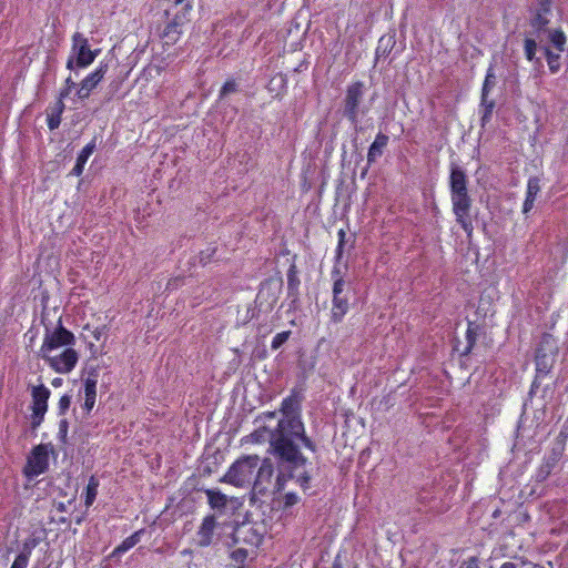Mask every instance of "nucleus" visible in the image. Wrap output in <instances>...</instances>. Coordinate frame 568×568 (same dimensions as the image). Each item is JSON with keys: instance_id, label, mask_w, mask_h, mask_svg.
Here are the masks:
<instances>
[{"instance_id": "a19ab883", "label": "nucleus", "mask_w": 568, "mask_h": 568, "mask_svg": "<svg viewBox=\"0 0 568 568\" xmlns=\"http://www.w3.org/2000/svg\"><path fill=\"white\" fill-rule=\"evenodd\" d=\"M44 415H45V413L32 412V414H31V423H30V426H31L32 430H36L41 425V423L44 419Z\"/></svg>"}, {"instance_id": "4be33fe9", "label": "nucleus", "mask_w": 568, "mask_h": 568, "mask_svg": "<svg viewBox=\"0 0 568 568\" xmlns=\"http://www.w3.org/2000/svg\"><path fill=\"white\" fill-rule=\"evenodd\" d=\"M395 43L396 41L393 36L381 37L375 50V59L386 58L395 47Z\"/></svg>"}, {"instance_id": "de8ad7c7", "label": "nucleus", "mask_w": 568, "mask_h": 568, "mask_svg": "<svg viewBox=\"0 0 568 568\" xmlns=\"http://www.w3.org/2000/svg\"><path fill=\"white\" fill-rule=\"evenodd\" d=\"M94 404H95L94 397L85 396L83 408L87 410L88 414L92 410V408L94 407Z\"/></svg>"}, {"instance_id": "c9c22d12", "label": "nucleus", "mask_w": 568, "mask_h": 568, "mask_svg": "<svg viewBox=\"0 0 568 568\" xmlns=\"http://www.w3.org/2000/svg\"><path fill=\"white\" fill-rule=\"evenodd\" d=\"M237 91V83L234 80L226 81L220 91V99Z\"/></svg>"}, {"instance_id": "a878e982", "label": "nucleus", "mask_w": 568, "mask_h": 568, "mask_svg": "<svg viewBox=\"0 0 568 568\" xmlns=\"http://www.w3.org/2000/svg\"><path fill=\"white\" fill-rule=\"evenodd\" d=\"M99 480L91 476L85 488V505H92L98 494Z\"/></svg>"}, {"instance_id": "2eb2a0df", "label": "nucleus", "mask_w": 568, "mask_h": 568, "mask_svg": "<svg viewBox=\"0 0 568 568\" xmlns=\"http://www.w3.org/2000/svg\"><path fill=\"white\" fill-rule=\"evenodd\" d=\"M540 180L538 176H530L527 181L525 201L523 203V214L527 215L535 205V201L540 193Z\"/></svg>"}, {"instance_id": "e2e57ef3", "label": "nucleus", "mask_w": 568, "mask_h": 568, "mask_svg": "<svg viewBox=\"0 0 568 568\" xmlns=\"http://www.w3.org/2000/svg\"><path fill=\"white\" fill-rule=\"evenodd\" d=\"M204 473H205V474H210V473H211V469H210V468L204 469Z\"/></svg>"}, {"instance_id": "a211bd4d", "label": "nucleus", "mask_w": 568, "mask_h": 568, "mask_svg": "<svg viewBox=\"0 0 568 568\" xmlns=\"http://www.w3.org/2000/svg\"><path fill=\"white\" fill-rule=\"evenodd\" d=\"M273 475V464L270 459H264L261 466L257 468L256 477L254 480V489L262 493L265 487L264 483H268Z\"/></svg>"}, {"instance_id": "6e6552de", "label": "nucleus", "mask_w": 568, "mask_h": 568, "mask_svg": "<svg viewBox=\"0 0 568 568\" xmlns=\"http://www.w3.org/2000/svg\"><path fill=\"white\" fill-rule=\"evenodd\" d=\"M49 467V450L48 446L40 444L36 446L27 458V464L23 468V474L33 479L43 474Z\"/></svg>"}, {"instance_id": "49530a36", "label": "nucleus", "mask_w": 568, "mask_h": 568, "mask_svg": "<svg viewBox=\"0 0 568 568\" xmlns=\"http://www.w3.org/2000/svg\"><path fill=\"white\" fill-rule=\"evenodd\" d=\"M38 542L39 541L37 539H28L24 542L23 549L21 550V552H26V554H28V557H30L32 549L38 545Z\"/></svg>"}, {"instance_id": "680f3d73", "label": "nucleus", "mask_w": 568, "mask_h": 568, "mask_svg": "<svg viewBox=\"0 0 568 568\" xmlns=\"http://www.w3.org/2000/svg\"><path fill=\"white\" fill-rule=\"evenodd\" d=\"M183 1L184 0H175V4L178 6V4L182 3Z\"/></svg>"}, {"instance_id": "2f4dec72", "label": "nucleus", "mask_w": 568, "mask_h": 568, "mask_svg": "<svg viewBox=\"0 0 568 568\" xmlns=\"http://www.w3.org/2000/svg\"><path fill=\"white\" fill-rule=\"evenodd\" d=\"M247 557L248 551L244 548H237L231 552L232 560L239 565L236 568H243V565Z\"/></svg>"}, {"instance_id": "0eeeda50", "label": "nucleus", "mask_w": 568, "mask_h": 568, "mask_svg": "<svg viewBox=\"0 0 568 568\" xmlns=\"http://www.w3.org/2000/svg\"><path fill=\"white\" fill-rule=\"evenodd\" d=\"M283 287V280L281 277H270L261 283L258 293L256 295V303L265 311H272L278 301Z\"/></svg>"}, {"instance_id": "37998d69", "label": "nucleus", "mask_w": 568, "mask_h": 568, "mask_svg": "<svg viewBox=\"0 0 568 568\" xmlns=\"http://www.w3.org/2000/svg\"><path fill=\"white\" fill-rule=\"evenodd\" d=\"M458 568H480L479 558L476 556L463 560Z\"/></svg>"}, {"instance_id": "423d86ee", "label": "nucleus", "mask_w": 568, "mask_h": 568, "mask_svg": "<svg viewBox=\"0 0 568 568\" xmlns=\"http://www.w3.org/2000/svg\"><path fill=\"white\" fill-rule=\"evenodd\" d=\"M365 94V84L355 81L347 85L344 98V115L353 124H357L359 118V105Z\"/></svg>"}, {"instance_id": "473e14b6", "label": "nucleus", "mask_w": 568, "mask_h": 568, "mask_svg": "<svg viewBox=\"0 0 568 568\" xmlns=\"http://www.w3.org/2000/svg\"><path fill=\"white\" fill-rule=\"evenodd\" d=\"M524 50L526 59L532 61L537 51V42L530 38L525 39Z\"/></svg>"}, {"instance_id": "13d9d810", "label": "nucleus", "mask_w": 568, "mask_h": 568, "mask_svg": "<svg viewBox=\"0 0 568 568\" xmlns=\"http://www.w3.org/2000/svg\"><path fill=\"white\" fill-rule=\"evenodd\" d=\"M275 412H270V413H266L265 416L268 417V418H273L275 417Z\"/></svg>"}, {"instance_id": "4c0bfd02", "label": "nucleus", "mask_w": 568, "mask_h": 568, "mask_svg": "<svg viewBox=\"0 0 568 568\" xmlns=\"http://www.w3.org/2000/svg\"><path fill=\"white\" fill-rule=\"evenodd\" d=\"M214 528H215V517L207 516L204 518L199 532H212Z\"/></svg>"}, {"instance_id": "3c124183", "label": "nucleus", "mask_w": 568, "mask_h": 568, "mask_svg": "<svg viewBox=\"0 0 568 568\" xmlns=\"http://www.w3.org/2000/svg\"><path fill=\"white\" fill-rule=\"evenodd\" d=\"M83 169H84V164L77 161L74 168L71 171V174H73L75 176H80L83 172Z\"/></svg>"}, {"instance_id": "f3484780", "label": "nucleus", "mask_w": 568, "mask_h": 568, "mask_svg": "<svg viewBox=\"0 0 568 568\" xmlns=\"http://www.w3.org/2000/svg\"><path fill=\"white\" fill-rule=\"evenodd\" d=\"M389 141L388 135L379 132L376 134L375 140L368 148L367 152V168H369L373 163L376 162L378 158H381L384 153L385 148L387 146Z\"/></svg>"}, {"instance_id": "bb28decb", "label": "nucleus", "mask_w": 568, "mask_h": 568, "mask_svg": "<svg viewBox=\"0 0 568 568\" xmlns=\"http://www.w3.org/2000/svg\"><path fill=\"white\" fill-rule=\"evenodd\" d=\"M545 55H546V59H547V64H548V68H549V71L551 73H557L559 70H560V54L559 53H554L550 49L546 48L545 49Z\"/></svg>"}, {"instance_id": "79ce46f5", "label": "nucleus", "mask_w": 568, "mask_h": 568, "mask_svg": "<svg viewBox=\"0 0 568 568\" xmlns=\"http://www.w3.org/2000/svg\"><path fill=\"white\" fill-rule=\"evenodd\" d=\"M71 405V396L65 394L59 400V415H64Z\"/></svg>"}, {"instance_id": "412c9836", "label": "nucleus", "mask_w": 568, "mask_h": 568, "mask_svg": "<svg viewBox=\"0 0 568 568\" xmlns=\"http://www.w3.org/2000/svg\"><path fill=\"white\" fill-rule=\"evenodd\" d=\"M109 69L108 63H101L95 71L87 75L81 82L84 83V87H88L90 89H95L97 85L101 82V80L104 78L106 71Z\"/></svg>"}, {"instance_id": "bf43d9fd", "label": "nucleus", "mask_w": 568, "mask_h": 568, "mask_svg": "<svg viewBox=\"0 0 568 568\" xmlns=\"http://www.w3.org/2000/svg\"><path fill=\"white\" fill-rule=\"evenodd\" d=\"M252 436L254 437V439H255L256 442H258V440H260L258 432L253 433V434H252Z\"/></svg>"}, {"instance_id": "c756f323", "label": "nucleus", "mask_w": 568, "mask_h": 568, "mask_svg": "<svg viewBox=\"0 0 568 568\" xmlns=\"http://www.w3.org/2000/svg\"><path fill=\"white\" fill-rule=\"evenodd\" d=\"M95 141H97V138H94L90 143H88L82 149V151L79 153V155L77 158V161H79L80 163L85 165L88 159L90 158V155L94 152V150L97 148Z\"/></svg>"}, {"instance_id": "58836bf2", "label": "nucleus", "mask_w": 568, "mask_h": 568, "mask_svg": "<svg viewBox=\"0 0 568 568\" xmlns=\"http://www.w3.org/2000/svg\"><path fill=\"white\" fill-rule=\"evenodd\" d=\"M28 562H29V557H28V554L26 552H20L13 564L11 565V568H27L28 566Z\"/></svg>"}, {"instance_id": "ddd939ff", "label": "nucleus", "mask_w": 568, "mask_h": 568, "mask_svg": "<svg viewBox=\"0 0 568 568\" xmlns=\"http://www.w3.org/2000/svg\"><path fill=\"white\" fill-rule=\"evenodd\" d=\"M481 332V327L476 322H468L467 329L465 334L466 344L463 348L455 346V351L459 353L460 357L468 356L474 349L477 338Z\"/></svg>"}, {"instance_id": "4468645a", "label": "nucleus", "mask_w": 568, "mask_h": 568, "mask_svg": "<svg viewBox=\"0 0 568 568\" xmlns=\"http://www.w3.org/2000/svg\"><path fill=\"white\" fill-rule=\"evenodd\" d=\"M50 389L45 387L43 384L33 386L31 389L32 397V412H41L47 413L48 410V399L50 397Z\"/></svg>"}, {"instance_id": "c03bdc74", "label": "nucleus", "mask_w": 568, "mask_h": 568, "mask_svg": "<svg viewBox=\"0 0 568 568\" xmlns=\"http://www.w3.org/2000/svg\"><path fill=\"white\" fill-rule=\"evenodd\" d=\"M345 237H346V232L343 229H341L338 231V243H337V247H336L337 258H339L342 256L344 245H345Z\"/></svg>"}, {"instance_id": "f8f14e48", "label": "nucleus", "mask_w": 568, "mask_h": 568, "mask_svg": "<svg viewBox=\"0 0 568 568\" xmlns=\"http://www.w3.org/2000/svg\"><path fill=\"white\" fill-rule=\"evenodd\" d=\"M552 1L540 0L536 9V13L532 17L530 24L537 31L544 30L549 23V17L551 14Z\"/></svg>"}, {"instance_id": "f257e3e1", "label": "nucleus", "mask_w": 568, "mask_h": 568, "mask_svg": "<svg viewBox=\"0 0 568 568\" xmlns=\"http://www.w3.org/2000/svg\"><path fill=\"white\" fill-rule=\"evenodd\" d=\"M300 398L291 395L282 402L283 417L278 420L274 430H270V447L277 459L278 475L276 484L283 488L286 480L296 478L303 488L310 481V475L305 468L307 458L301 452V445L316 452V445L304 432L303 423L298 417Z\"/></svg>"}, {"instance_id": "f03ea898", "label": "nucleus", "mask_w": 568, "mask_h": 568, "mask_svg": "<svg viewBox=\"0 0 568 568\" xmlns=\"http://www.w3.org/2000/svg\"><path fill=\"white\" fill-rule=\"evenodd\" d=\"M448 185L452 211L456 223L466 233L467 239L471 240L474 234L473 217L470 215L473 200L468 192V179L464 169L456 164L450 165Z\"/></svg>"}, {"instance_id": "e433bc0d", "label": "nucleus", "mask_w": 568, "mask_h": 568, "mask_svg": "<svg viewBox=\"0 0 568 568\" xmlns=\"http://www.w3.org/2000/svg\"><path fill=\"white\" fill-rule=\"evenodd\" d=\"M75 87H77V83L72 80V78L71 77L67 78L65 87L60 91L58 99H61V101H63V99H65L70 95L72 89Z\"/></svg>"}, {"instance_id": "f704fd0d", "label": "nucleus", "mask_w": 568, "mask_h": 568, "mask_svg": "<svg viewBox=\"0 0 568 568\" xmlns=\"http://www.w3.org/2000/svg\"><path fill=\"white\" fill-rule=\"evenodd\" d=\"M215 253L216 247H209L206 250L201 251L199 255L200 264H202L203 266L209 264L213 260Z\"/></svg>"}, {"instance_id": "9d476101", "label": "nucleus", "mask_w": 568, "mask_h": 568, "mask_svg": "<svg viewBox=\"0 0 568 568\" xmlns=\"http://www.w3.org/2000/svg\"><path fill=\"white\" fill-rule=\"evenodd\" d=\"M41 357L50 365V367L60 374L70 373L78 363L79 354L72 347H67L60 355L51 356L41 355Z\"/></svg>"}, {"instance_id": "39448f33", "label": "nucleus", "mask_w": 568, "mask_h": 568, "mask_svg": "<svg viewBox=\"0 0 568 568\" xmlns=\"http://www.w3.org/2000/svg\"><path fill=\"white\" fill-rule=\"evenodd\" d=\"M344 268L345 271L342 272L341 268L335 265L331 273L333 281L332 318L334 322H341L348 311V301L345 294L348 285L344 280L346 266Z\"/></svg>"}, {"instance_id": "864d4df0", "label": "nucleus", "mask_w": 568, "mask_h": 568, "mask_svg": "<svg viewBox=\"0 0 568 568\" xmlns=\"http://www.w3.org/2000/svg\"><path fill=\"white\" fill-rule=\"evenodd\" d=\"M500 568H517V566L511 561H506L500 566Z\"/></svg>"}, {"instance_id": "8fccbe9b", "label": "nucleus", "mask_w": 568, "mask_h": 568, "mask_svg": "<svg viewBox=\"0 0 568 568\" xmlns=\"http://www.w3.org/2000/svg\"><path fill=\"white\" fill-rule=\"evenodd\" d=\"M297 503V496L293 493L286 494L285 496V505L293 506Z\"/></svg>"}, {"instance_id": "72a5a7b5", "label": "nucleus", "mask_w": 568, "mask_h": 568, "mask_svg": "<svg viewBox=\"0 0 568 568\" xmlns=\"http://www.w3.org/2000/svg\"><path fill=\"white\" fill-rule=\"evenodd\" d=\"M291 335L290 331L277 333L272 341V349H278L283 344L286 343Z\"/></svg>"}, {"instance_id": "1a4fd4ad", "label": "nucleus", "mask_w": 568, "mask_h": 568, "mask_svg": "<svg viewBox=\"0 0 568 568\" xmlns=\"http://www.w3.org/2000/svg\"><path fill=\"white\" fill-rule=\"evenodd\" d=\"M71 53L78 59V67H89L100 53V50H91L88 39L80 32L72 37Z\"/></svg>"}, {"instance_id": "4d7b16f0", "label": "nucleus", "mask_w": 568, "mask_h": 568, "mask_svg": "<svg viewBox=\"0 0 568 568\" xmlns=\"http://www.w3.org/2000/svg\"><path fill=\"white\" fill-rule=\"evenodd\" d=\"M60 384H61V378H55V379H53V382H52V385H53V386H58V385H60Z\"/></svg>"}, {"instance_id": "6e6d98bb", "label": "nucleus", "mask_w": 568, "mask_h": 568, "mask_svg": "<svg viewBox=\"0 0 568 568\" xmlns=\"http://www.w3.org/2000/svg\"><path fill=\"white\" fill-rule=\"evenodd\" d=\"M333 568H343L342 564L338 561V557L335 559V561L333 564Z\"/></svg>"}, {"instance_id": "b1692460", "label": "nucleus", "mask_w": 568, "mask_h": 568, "mask_svg": "<svg viewBox=\"0 0 568 568\" xmlns=\"http://www.w3.org/2000/svg\"><path fill=\"white\" fill-rule=\"evenodd\" d=\"M496 85V74L494 64H490L486 71L485 80L483 82L480 95H488L493 88Z\"/></svg>"}, {"instance_id": "cd10ccee", "label": "nucleus", "mask_w": 568, "mask_h": 568, "mask_svg": "<svg viewBox=\"0 0 568 568\" xmlns=\"http://www.w3.org/2000/svg\"><path fill=\"white\" fill-rule=\"evenodd\" d=\"M97 376L98 374L93 371L89 377L84 381V394L88 397H97Z\"/></svg>"}, {"instance_id": "393cba45", "label": "nucleus", "mask_w": 568, "mask_h": 568, "mask_svg": "<svg viewBox=\"0 0 568 568\" xmlns=\"http://www.w3.org/2000/svg\"><path fill=\"white\" fill-rule=\"evenodd\" d=\"M300 284V280L297 277V272L295 266L292 265L287 272V291L288 296L296 297L297 295V286Z\"/></svg>"}, {"instance_id": "7ed1b4c3", "label": "nucleus", "mask_w": 568, "mask_h": 568, "mask_svg": "<svg viewBox=\"0 0 568 568\" xmlns=\"http://www.w3.org/2000/svg\"><path fill=\"white\" fill-rule=\"evenodd\" d=\"M257 455L243 456L229 468L227 473L220 479V483L231 484L235 487L251 485L254 470L258 467Z\"/></svg>"}, {"instance_id": "9b49d317", "label": "nucleus", "mask_w": 568, "mask_h": 568, "mask_svg": "<svg viewBox=\"0 0 568 568\" xmlns=\"http://www.w3.org/2000/svg\"><path fill=\"white\" fill-rule=\"evenodd\" d=\"M183 18L184 16L176 13L174 18L166 23L161 33L164 45H173L178 42L182 33Z\"/></svg>"}, {"instance_id": "5701e85b", "label": "nucleus", "mask_w": 568, "mask_h": 568, "mask_svg": "<svg viewBox=\"0 0 568 568\" xmlns=\"http://www.w3.org/2000/svg\"><path fill=\"white\" fill-rule=\"evenodd\" d=\"M139 542V535H130L121 545L114 548L110 557L120 559L123 554L133 548Z\"/></svg>"}, {"instance_id": "ea45409f", "label": "nucleus", "mask_w": 568, "mask_h": 568, "mask_svg": "<svg viewBox=\"0 0 568 568\" xmlns=\"http://www.w3.org/2000/svg\"><path fill=\"white\" fill-rule=\"evenodd\" d=\"M69 429V423L65 418L61 419L59 423V439L61 443L67 444V435Z\"/></svg>"}, {"instance_id": "aec40b11", "label": "nucleus", "mask_w": 568, "mask_h": 568, "mask_svg": "<svg viewBox=\"0 0 568 568\" xmlns=\"http://www.w3.org/2000/svg\"><path fill=\"white\" fill-rule=\"evenodd\" d=\"M64 108V102L61 101V99H58L55 103L49 108L50 111L48 112V126L51 131L59 128Z\"/></svg>"}, {"instance_id": "052dcab7", "label": "nucleus", "mask_w": 568, "mask_h": 568, "mask_svg": "<svg viewBox=\"0 0 568 568\" xmlns=\"http://www.w3.org/2000/svg\"><path fill=\"white\" fill-rule=\"evenodd\" d=\"M234 531H236L239 529V523L236 521L235 523V526L233 527Z\"/></svg>"}, {"instance_id": "dca6fc26", "label": "nucleus", "mask_w": 568, "mask_h": 568, "mask_svg": "<svg viewBox=\"0 0 568 568\" xmlns=\"http://www.w3.org/2000/svg\"><path fill=\"white\" fill-rule=\"evenodd\" d=\"M209 505L219 514H224L227 509L229 503H233V498H229L219 489H205Z\"/></svg>"}, {"instance_id": "c85d7f7f", "label": "nucleus", "mask_w": 568, "mask_h": 568, "mask_svg": "<svg viewBox=\"0 0 568 568\" xmlns=\"http://www.w3.org/2000/svg\"><path fill=\"white\" fill-rule=\"evenodd\" d=\"M550 41L559 52L564 51L566 44V36L562 30H554L550 33Z\"/></svg>"}, {"instance_id": "20e7f679", "label": "nucleus", "mask_w": 568, "mask_h": 568, "mask_svg": "<svg viewBox=\"0 0 568 568\" xmlns=\"http://www.w3.org/2000/svg\"><path fill=\"white\" fill-rule=\"evenodd\" d=\"M41 321L44 324L45 334L43 344L40 348V356L48 355L52 351H55L62 346L71 347L75 344L74 334L63 326L61 317L59 318L58 324L54 328H52L49 324L44 323L43 315Z\"/></svg>"}, {"instance_id": "603ef678", "label": "nucleus", "mask_w": 568, "mask_h": 568, "mask_svg": "<svg viewBox=\"0 0 568 568\" xmlns=\"http://www.w3.org/2000/svg\"><path fill=\"white\" fill-rule=\"evenodd\" d=\"M550 367L542 365V363L537 362V372L542 375H547L549 373Z\"/></svg>"}, {"instance_id": "5fc2aeb1", "label": "nucleus", "mask_w": 568, "mask_h": 568, "mask_svg": "<svg viewBox=\"0 0 568 568\" xmlns=\"http://www.w3.org/2000/svg\"><path fill=\"white\" fill-rule=\"evenodd\" d=\"M499 515H500V510L498 508L494 509L493 513H491V517H494V518L499 517Z\"/></svg>"}, {"instance_id": "7c9ffc66", "label": "nucleus", "mask_w": 568, "mask_h": 568, "mask_svg": "<svg viewBox=\"0 0 568 568\" xmlns=\"http://www.w3.org/2000/svg\"><path fill=\"white\" fill-rule=\"evenodd\" d=\"M285 78L283 74H276L275 77H273L270 82H268V90L271 92H274L276 91V93L278 94L281 92V90H283L285 88Z\"/></svg>"}, {"instance_id": "6ab92c4d", "label": "nucleus", "mask_w": 568, "mask_h": 568, "mask_svg": "<svg viewBox=\"0 0 568 568\" xmlns=\"http://www.w3.org/2000/svg\"><path fill=\"white\" fill-rule=\"evenodd\" d=\"M495 105V101L493 99H489L488 95H480L479 112L481 128H486V125L491 121Z\"/></svg>"}, {"instance_id": "09e8293b", "label": "nucleus", "mask_w": 568, "mask_h": 568, "mask_svg": "<svg viewBox=\"0 0 568 568\" xmlns=\"http://www.w3.org/2000/svg\"><path fill=\"white\" fill-rule=\"evenodd\" d=\"M78 59L71 53V55L69 57L68 61H67V69L73 71L75 69H78Z\"/></svg>"}, {"instance_id": "a18cd8bd", "label": "nucleus", "mask_w": 568, "mask_h": 568, "mask_svg": "<svg viewBox=\"0 0 568 568\" xmlns=\"http://www.w3.org/2000/svg\"><path fill=\"white\" fill-rule=\"evenodd\" d=\"M80 88L77 90L75 92V95L80 99V100H84L87 98L90 97V93L92 91V89L88 88V87H84V83L83 82H80Z\"/></svg>"}]
</instances>
